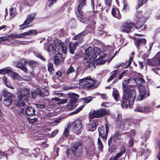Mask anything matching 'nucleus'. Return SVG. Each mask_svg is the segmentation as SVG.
<instances>
[{
  "label": "nucleus",
  "mask_w": 160,
  "mask_h": 160,
  "mask_svg": "<svg viewBox=\"0 0 160 160\" xmlns=\"http://www.w3.org/2000/svg\"><path fill=\"white\" fill-rule=\"evenodd\" d=\"M30 92L28 88H23L22 89V91L20 94L22 95V97H23V99L25 101L27 100L29 96Z\"/></svg>",
  "instance_id": "obj_25"
},
{
  "label": "nucleus",
  "mask_w": 160,
  "mask_h": 160,
  "mask_svg": "<svg viewBox=\"0 0 160 160\" xmlns=\"http://www.w3.org/2000/svg\"><path fill=\"white\" fill-rule=\"evenodd\" d=\"M132 24L129 22H125L121 28V30L125 32L128 33L132 30Z\"/></svg>",
  "instance_id": "obj_15"
},
{
  "label": "nucleus",
  "mask_w": 160,
  "mask_h": 160,
  "mask_svg": "<svg viewBox=\"0 0 160 160\" xmlns=\"http://www.w3.org/2000/svg\"><path fill=\"white\" fill-rule=\"evenodd\" d=\"M138 22L136 24V28L139 29L141 28L143 25L144 22L147 20L148 18H145L143 16H142L141 12L137 13L136 16Z\"/></svg>",
  "instance_id": "obj_12"
},
{
  "label": "nucleus",
  "mask_w": 160,
  "mask_h": 160,
  "mask_svg": "<svg viewBox=\"0 0 160 160\" xmlns=\"http://www.w3.org/2000/svg\"><path fill=\"white\" fill-rule=\"evenodd\" d=\"M30 41L29 42H22L21 41H15L13 42V43H14L15 44H26L27 43H30Z\"/></svg>",
  "instance_id": "obj_53"
},
{
  "label": "nucleus",
  "mask_w": 160,
  "mask_h": 160,
  "mask_svg": "<svg viewBox=\"0 0 160 160\" xmlns=\"http://www.w3.org/2000/svg\"><path fill=\"white\" fill-rule=\"evenodd\" d=\"M125 134H127L130 137H132L134 136L135 134V131L132 129L130 131V132H125ZM128 146L129 147L132 146L134 144V139L132 138H131L128 141Z\"/></svg>",
  "instance_id": "obj_20"
},
{
  "label": "nucleus",
  "mask_w": 160,
  "mask_h": 160,
  "mask_svg": "<svg viewBox=\"0 0 160 160\" xmlns=\"http://www.w3.org/2000/svg\"><path fill=\"white\" fill-rule=\"evenodd\" d=\"M27 61H25L24 59H22L17 64V67L25 72H27L28 69L25 65L27 64Z\"/></svg>",
  "instance_id": "obj_18"
},
{
  "label": "nucleus",
  "mask_w": 160,
  "mask_h": 160,
  "mask_svg": "<svg viewBox=\"0 0 160 160\" xmlns=\"http://www.w3.org/2000/svg\"><path fill=\"white\" fill-rule=\"evenodd\" d=\"M22 94H20L18 96V99L16 103V105L18 107H22L25 105V102H23V97Z\"/></svg>",
  "instance_id": "obj_29"
},
{
  "label": "nucleus",
  "mask_w": 160,
  "mask_h": 160,
  "mask_svg": "<svg viewBox=\"0 0 160 160\" xmlns=\"http://www.w3.org/2000/svg\"><path fill=\"white\" fill-rule=\"evenodd\" d=\"M121 134L119 131H117L113 135V138L115 139H119L120 138Z\"/></svg>",
  "instance_id": "obj_48"
},
{
  "label": "nucleus",
  "mask_w": 160,
  "mask_h": 160,
  "mask_svg": "<svg viewBox=\"0 0 160 160\" xmlns=\"http://www.w3.org/2000/svg\"><path fill=\"white\" fill-rule=\"evenodd\" d=\"M118 72V70H115L112 71L111 73V75L112 77H113V78H114V77L116 76L117 74V73Z\"/></svg>",
  "instance_id": "obj_64"
},
{
  "label": "nucleus",
  "mask_w": 160,
  "mask_h": 160,
  "mask_svg": "<svg viewBox=\"0 0 160 160\" xmlns=\"http://www.w3.org/2000/svg\"><path fill=\"white\" fill-rule=\"evenodd\" d=\"M98 145L99 150L100 152H102L103 148V145L99 137L98 139Z\"/></svg>",
  "instance_id": "obj_42"
},
{
  "label": "nucleus",
  "mask_w": 160,
  "mask_h": 160,
  "mask_svg": "<svg viewBox=\"0 0 160 160\" xmlns=\"http://www.w3.org/2000/svg\"><path fill=\"white\" fill-rule=\"evenodd\" d=\"M40 152V149L39 148H37L33 149V153L34 154H38Z\"/></svg>",
  "instance_id": "obj_61"
},
{
  "label": "nucleus",
  "mask_w": 160,
  "mask_h": 160,
  "mask_svg": "<svg viewBox=\"0 0 160 160\" xmlns=\"http://www.w3.org/2000/svg\"><path fill=\"white\" fill-rule=\"evenodd\" d=\"M112 14L115 18L118 19H121V16L118 8H113L112 9Z\"/></svg>",
  "instance_id": "obj_28"
},
{
  "label": "nucleus",
  "mask_w": 160,
  "mask_h": 160,
  "mask_svg": "<svg viewBox=\"0 0 160 160\" xmlns=\"http://www.w3.org/2000/svg\"><path fill=\"white\" fill-rule=\"evenodd\" d=\"M79 82L80 85L85 89H94L98 87L100 84L98 81L92 79L90 76L80 79Z\"/></svg>",
  "instance_id": "obj_3"
},
{
  "label": "nucleus",
  "mask_w": 160,
  "mask_h": 160,
  "mask_svg": "<svg viewBox=\"0 0 160 160\" xmlns=\"http://www.w3.org/2000/svg\"><path fill=\"white\" fill-rule=\"evenodd\" d=\"M80 43V42L77 41L75 42H71L69 45V48L70 53L72 54H74V50L76 48L77 45Z\"/></svg>",
  "instance_id": "obj_24"
},
{
  "label": "nucleus",
  "mask_w": 160,
  "mask_h": 160,
  "mask_svg": "<svg viewBox=\"0 0 160 160\" xmlns=\"http://www.w3.org/2000/svg\"><path fill=\"white\" fill-rule=\"evenodd\" d=\"M95 121L93 122L92 124H89L87 127L88 131H93L95 130L97 128V123Z\"/></svg>",
  "instance_id": "obj_30"
},
{
  "label": "nucleus",
  "mask_w": 160,
  "mask_h": 160,
  "mask_svg": "<svg viewBox=\"0 0 160 160\" xmlns=\"http://www.w3.org/2000/svg\"><path fill=\"white\" fill-rule=\"evenodd\" d=\"M34 55L37 58H40L42 61H45V59L42 54L37 52H33Z\"/></svg>",
  "instance_id": "obj_43"
},
{
  "label": "nucleus",
  "mask_w": 160,
  "mask_h": 160,
  "mask_svg": "<svg viewBox=\"0 0 160 160\" xmlns=\"http://www.w3.org/2000/svg\"><path fill=\"white\" fill-rule=\"evenodd\" d=\"M146 43V40L144 38H139L136 39L134 41V44L137 49L139 50L140 47L145 45Z\"/></svg>",
  "instance_id": "obj_17"
},
{
  "label": "nucleus",
  "mask_w": 160,
  "mask_h": 160,
  "mask_svg": "<svg viewBox=\"0 0 160 160\" xmlns=\"http://www.w3.org/2000/svg\"><path fill=\"white\" fill-rule=\"evenodd\" d=\"M58 42V48H57V52H59V51H60V47L63 52L65 54L67 53V45L61 42Z\"/></svg>",
  "instance_id": "obj_23"
},
{
  "label": "nucleus",
  "mask_w": 160,
  "mask_h": 160,
  "mask_svg": "<svg viewBox=\"0 0 160 160\" xmlns=\"http://www.w3.org/2000/svg\"><path fill=\"white\" fill-rule=\"evenodd\" d=\"M35 13H32L29 15L22 25L19 26L20 29H23L29 27V24L32 23L35 17Z\"/></svg>",
  "instance_id": "obj_11"
},
{
  "label": "nucleus",
  "mask_w": 160,
  "mask_h": 160,
  "mask_svg": "<svg viewBox=\"0 0 160 160\" xmlns=\"http://www.w3.org/2000/svg\"><path fill=\"white\" fill-rule=\"evenodd\" d=\"M82 121L79 119L75 120L72 124V127L74 132L77 135L79 134L82 128Z\"/></svg>",
  "instance_id": "obj_10"
},
{
  "label": "nucleus",
  "mask_w": 160,
  "mask_h": 160,
  "mask_svg": "<svg viewBox=\"0 0 160 160\" xmlns=\"http://www.w3.org/2000/svg\"><path fill=\"white\" fill-rule=\"evenodd\" d=\"M7 74L14 79H18L19 75L17 73L12 71L11 69L8 68Z\"/></svg>",
  "instance_id": "obj_27"
},
{
  "label": "nucleus",
  "mask_w": 160,
  "mask_h": 160,
  "mask_svg": "<svg viewBox=\"0 0 160 160\" xmlns=\"http://www.w3.org/2000/svg\"><path fill=\"white\" fill-rule=\"evenodd\" d=\"M134 54V52H132L130 57L129 60L128 61L126 62V64H127V63H128V65L127 66L125 67L124 68H127L130 65L131 62L132 61Z\"/></svg>",
  "instance_id": "obj_41"
},
{
  "label": "nucleus",
  "mask_w": 160,
  "mask_h": 160,
  "mask_svg": "<svg viewBox=\"0 0 160 160\" xmlns=\"http://www.w3.org/2000/svg\"><path fill=\"white\" fill-rule=\"evenodd\" d=\"M14 9L13 8H11L9 9V13L11 18L14 17L16 15V13L14 12Z\"/></svg>",
  "instance_id": "obj_50"
},
{
  "label": "nucleus",
  "mask_w": 160,
  "mask_h": 160,
  "mask_svg": "<svg viewBox=\"0 0 160 160\" xmlns=\"http://www.w3.org/2000/svg\"><path fill=\"white\" fill-rule=\"evenodd\" d=\"M69 126H68L66 128L63 134V136L65 137L66 138L68 135L69 132Z\"/></svg>",
  "instance_id": "obj_46"
},
{
  "label": "nucleus",
  "mask_w": 160,
  "mask_h": 160,
  "mask_svg": "<svg viewBox=\"0 0 160 160\" xmlns=\"http://www.w3.org/2000/svg\"><path fill=\"white\" fill-rule=\"evenodd\" d=\"M59 148L58 147H55L54 148V154L55 156V158L58 155V151Z\"/></svg>",
  "instance_id": "obj_57"
},
{
  "label": "nucleus",
  "mask_w": 160,
  "mask_h": 160,
  "mask_svg": "<svg viewBox=\"0 0 160 160\" xmlns=\"http://www.w3.org/2000/svg\"><path fill=\"white\" fill-rule=\"evenodd\" d=\"M148 0H138V6H136V9H138L142 5L145 3Z\"/></svg>",
  "instance_id": "obj_45"
},
{
  "label": "nucleus",
  "mask_w": 160,
  "mask_h": 160,
  "mask_svg": "<svg viewBox=\"0 0 160 160\" xmlns=\"http://www.w3.org/2000/svg\"><path fill=\"white\" fill-rule=\"evenodd\" d=\"M86 0H79V3L77 8V11L80 15H77V17L78 20L81 22L84 23H88L89 21L86 15L84 14L83 12L81 11V8L85 4V1Z\"/></svg>",
  "instance_id": "obj_5"
},
{
  "label": "nucleus",
  "mask_w": 160,
  "mask_h": 160,
  "mask_svg": "<svg viewBox=\"0 0 160 160\" xmlns=\"http://www.w3.org/2000/svg\"><path fill=\"white\" fill-rule=\"evenodd\" d=\"M33 1V0H24V3L26 5H31L32 2Z\"/></svg>",
  "instance_id": "obj_62"
},
{
  "label": "nucleus",
  "mask_w": 160,
  "mask_h": 160,
  "mask_svg": "<svg viewBox=\"0 0 160 160\" xmlns=\"http://www.w3.org/2000/svg\"><path fill=\"white\" fill-rule=\"evenodd\" d=\"M64 60V58L58 52L54 57V62L56 65H58L63 62Z\"/></svg>",
  "instance_id": "obj_19"
},
{
  "label": "nucleus",
  "mask_w": 160,
  "mask_h": 160,
  "mask_svg": "<svg viewBox=\"0 0 160 160\" xmlns=\"http://www.w3.org/2000/svg\"><path fill=\"white\" fill-rule=\"evenodd\" d=\"M93 58L94 59V58H96L100 53V49L98 47H95L93 48Z\"/></svg>",
  "instance_id": "obj_37"
},
{
  "label": "nucleus",
  "mask_w": 160,
  "mask_h": 160,
  "mask_svg": "<svg viewBox=\"0 0 160 160\" xmlns=\"http://www.w3.org/2000/svg\"><path fill=\"white\" fill-rule=\"evenodd\" d=\"M125 152V148L122 147L120 149L119 152L117 153L113 157H112L111 158V160H118V158L121 157Z\"/></svg>",
  "instance_id": "obj_22"
},
{
  "label": "nucleus",
  "mask_w": 160,
  "mask_h": 160,
  "mask_svg": "<svg viewBox=\"0 0 160 160\" xmlns=\"http://www.w3.org/2000/svg\"><path fill=\"white\" fill-rule=\"evenodd\" d=\"M12 102V98H5L3 101V103L5 106H8L11 104Z\"/></svg>",
  "instance_id": "obj_38"
},
{
  "label": "nucleus",
  "mask_w": 160,
  "mask_h": 160,
  "mask_svg": "<svg viewBox=\"0 0 160 160\" xmlns=\"http://www.w3.org/2000/svg\"><path fill=\"white\" fill-rule=\"evenodd\" d=\"M2 95L6 98H12V95L10 93L5 90L2 91Z\"/></svg>",
  "instance_id": "obj_40"
},
{
  "label": "nucleus",
  "mask_w": 160,
  "mask_h": 160,
  "mask_svg": "<svg viewBox=\"0 0 160 160\" xmlns=\"http://www.w3.org/2000/svg\"><path fill=\"white\" fill-rule=\"evenodd\" d=\"M129 119H126L123 120L122 123V125H121V124L119 125L120 128V131H122L125 130H127L129 126H132L133 127V123H131V124H129L128 125V123H127V121H128Z\"/></svg>",
  "instance_id": "obj_21"
},
{
  "label": "nucleus",
  "mask_w": 160,
  "mask_h": 160,
  "mask_svg": "<svg viewBox=\"0 0 160 160\" xmlns=\"http://www.w3.org/2000/svg\"><path fill=\"white\" fill-rule=\"evenodd\" d=\"M158 146L160 150L159 154L157 156V158L159 160H160V140H159L157 141Z\"/></svg>",
  "instance_id": "obj_60"
},
{
  "label": "nucleus",
  "mask_w": 160,
  "mask_h": 160,
  "mask_svg": "<svg viewBox=\"0 0 160 160\" xmlns=\"http://www.w3.org/2000/svg\"><path fill=\"white\" fill-rule=\"evenodd\" d=\"M58 131L56 129L54 131L52 132L49 137L50 138H52L54 137L58 133Z\"/></svg>",
  "instance_id": "obj_58"
},
{
  "label": "nucleus",
  "mask_w": 160,
  "mask_h": 160,
  "mask_svg": "<svg viewBox=\"0 0 160 160\" xmlns=\"http://www.w3.org/2000/svg\"><path fill=\"white\" fill-rule=\"evenodd\" d=\"M135 81L138 84H141L145 82V81L143 79L140 78H136L135 79Z\"/></svg>",
  "instance_id": "obj_44"
},
{
  "label": "nucleus",
  "mask_w": 160,
  "mask_h": 160,
  "mask_svg": "<svg viewBox=\"0 0 160 160\" xmlns=\"http://www.w3.org/2000/svg\"><path fill=\"white\" fill-rule=\"evenodd\" d=\"M160 57L157 54L156 55L151 59H147V64L150 66H155L159 65L160 61H159Z\"/></svg>",
  "instance_id": "obj_14"
},
{
  "label": "nucleus",
  "mask_w": 160,
  "mask_h": 160,
  "mask_svg": "<svg viewBox=\"0 0 160 160\" xmlns=\"http://www.w3.org/2000/svg\"><path fill=\"white\" fill-rule=\"evenodd\" d=\"M127 123H128V125L129 124H131V123H133V127H138L139 125L140 122L138 120H132L129 119L127 121Z\"/></svg>",
  "instance_id": "obj_35"
},
{
  "label": "nucleus",
  "mask_w": 160,
  "mask_h": 160,
  "mask_svg": "<svg viewBox=\"0 0 160 160\" xmlns=\"http://www.w3.org/2000/svg\"><path fill=\"white\" fill-rule=\"evenodd\" d=\"M81 143L80 142H73L71 150L72 152H75L78 148L81 145Z\"/></svg>",
  "instance_id": "obj_32"
},
{
  "label": "nucleus",
  "mask_w": 160,
  "mask_h": 160,
  "mask_svg": "<svg viewBox=\"0 0 160 160\" xmlns=\"http://www.w3.org/2000/svg\"><path fill=\"white\" fill-rule=\"evenodd\" d=\"M38 34L36 30H31L28 32L23 33L24 37L30 35H36Z\"/></svg>",
  "instance_id": "obj_36"
},
{
  "label": "nucleus",
  "mask_w": 160,
  "mask_h": 160,
  "mask_svg": "<svg viewBox=\"0 0 160 160\" xmlns=\"http://www.w3.org/2000/svg\"><path fill=\"white\" fill-rule=\"evenodd\" d=\"M110 113L108 110L102 108L96 111H93L90 117L91 118H99L104 115H108Z\"/></svg>",
  "instance_id": "obj_8"
},
{
  "label": "nucleus",
  "mask_w": 160,
  "mask_h": 160,
  "mask_svg": "<svg viewBox=\"0 0 160 160\" xmlns=\"http://www.w3.org/2000/svg\"><path fill=\"white\" fill-rule=\"evenodd\" d=\"M70 96L72 98L70 99V102L71 103H76L77 101L78 98H79V95L75 93H72Z\"/></svg>",
  "instance_id": "obj_31"
},
{
  "label": "nucleus",
  "mask_w": 160,
  "mask_h": 160,
  "mask_svg": "<svg viewBox=\"0 0 160 160\" xmlns=\"http://www.w3.org/2000/svg\"><path fill=\"white\" fill-rule=\"evenodd\" d=\"M8 68L0 69V74H4L7 73Z\"/></svg>",
  "instance_id": "obj_59"
},
{
  "label": "nucleus",
  "mask_w": 160,
  "mask_h": 160,
  "mask_svg": "<svg viewBox=\"0 0 160 160\" xmlns=\"http://www.w3.org/2000/svg\"><path fill=\"white\" fill-rule=\"evenodd\" d=\"M112 95L115 100L118 102L119 99V92L118 90L116 89L113 90Z\"/></svg>",
  "instance_id": "obj_39"
},
{
  "label": "nucleus",
  "mask_w": 160,
  "mask_h": 160,
  "mask_svg": "<svg viewBox=\"0 0 160 160\" xmlns=\"http://www.w3.org/2000/svg\"><path fill=\"white\" fill-rule=\"evenodd\" d=\"M58 42H54L53 43H50L48 46L47 51L50 54H53L56 53L58 48Z\"/></svg>",
  "instance_id": "obj_16"
},
{
  "label": "nucleus",
  "mask_w": 160,
  "mask_h": 160,
  "mask_svg": "<svg viewBox=\"0 0 160 160\" xmlns=\"http://www.w3.org/2000/svg\"><path fill=\"white\" fill-rule=\"evenodd\" d=\"M28 119L30 123H33L37 121V119L36 118H28Z\"/></svg>",
  "instance_id": "obj_63"
},
{
  "label": "nucleus",
  "mask_w": 160,
  "mask_h": 160,
  "mask_svg": "<svg viewBox=\"0 0 160 160\" xmlns=\"http://www.w3.org/2000/svg\"><path fill=\"white\" fill-rule=\"evenodd\" d=\"M8 37L12 39L13 38H23L24 37L23 33L20 34H11L8 36Z\"/></svg>",
  "instance_id": "obj_33"
},
{
  "label": "nucleus",
  "mask_w": 160,
  "mask_h": 160,
  "mask_svg": "<svg viewBox=\"0 0 160 160\" xmlns=\"http://www.w3.org/2000/svg\"><path fill=\"white\" fill-rule=\"evenodd\" d=\"M130 78L125 80L122 82L123 95L122 96L121 106L122 108H126L129 107L132 108L134 101L136 97L135 87L132 85H128Z\"/></svg>",
  "instance_id": "obj_1"
},
{
  "label": "nucleus",
  "mask_w": 160,
  "mask_h": 160,
  "mask_svg": "<svg viewBox=\"0 0 160 160\" xmlns=\"http://www.w3.org/2000/svg\"><path fill=\"white\" fill-rule=\"evenodd\" d=\"M139 91L140 95L137 98L138 101H141L149 95L148 88L147 89L144 86L140 85L139 87Z\"/></svg>",
  "instance_id": "obj_9"
},
{
  "label": "nucleus",
  "mask_w": 160,
  "mask_h": 160,
  "mask_svg": "<svg viewBox=\"0 0 160 160\" xmlns=\"http://www.w3.org/2000/svg\"><path fill=\"white\" fill-rule=\"evenodd\" d=\"M48 70L49 72H51L53 70V65L52 63H49L48 64Z\"/></svg>",
  "instance_id": "obj_55"
},
{
  "label": "nucleus",
  "mask_w": 160,
  "mask_h": 160,
  "mask_svg": "<svg viewBox=\"0 0 160 160\" xmlns=\"http://www.w3.org/2000/svg\"><path fill=\"white\" fill-rule=\"evenodd\" d=\"M105 4L106 6L108 7V8H109L111 5L112 2V0H104Z\"/></svg>",
  "instance_id": "obj_54"
},
{
  "label": "nucleus",
  "mask_w": 160,
  "mask_h": 160,
  "mask_svg": "<svg viewBox=\"0 0 160 160\" xmlns=\"http://www.w3.org/2000/svg\"><path fill=\"white\" fill-rule=\"evenodd\" d=\"M57 0H48L47 5L49 7L52 6L53 4L56 2Z\"/></svg>",
  "instance_id": "obj_47"
},
{
  "label": "nucleus",
  "mask_w": 160,
  "mask_h": 160,
  "mask_svg": "<svg viewBox=\"0 0 160 160\" xmlns=\"http://www.w3.org/2000/svg\"><path fill=\"white\" fill-rule=\"evenodd\" d=\"M84 106L83 105H81L80 107H79L78 108H77L73 112H72L70 114H76L78 112H79L80 111H81L83 108Z\"/></svg>",
  "instance_id": "obj_49"
},
{
  "label": "nucleus",
  "mask_w": 160,
  "mask_h": 160,
  "mask_svg": "<svg viewBox=\"0 0 160 160\" xmlns=\"http://www.w3.org/2000/svg\"><path fill=\"white\" fill-rule=\"evenodd\" d=\"M155 102H152V105L149 107L142 106L139 105L137 106L136 108L134 110L135 112H149L153 111L155 108Z\"/></svg>",
  "instance_id": "obj_7"
},
{
  "label": "nucleus",
  "mask_w": 160,
  "mask_h": 160,
  "mask_svg": "<svg viewBox=\"0 0 160 160\" xmlns=\"http://www.w3.org/2000/svg\"><path fill=\"white\" fill-rule=\"evenodd\" d=\"M74 71L75 70L73 67L71 66L67 70L66 73L68 75L74 72Z\"/></svg>",
  "instance_id": "obj_51"
},
{
  "label": "nucleus",
  "mask_w": 160,
  "mask_h": 160,
  "mask_svg": "<svg viewBox=\"0 0 160 160\" xmlns=\"http://www.w3.org/2000/svg\"><path fill=\"white\" fill-rule=\"evenodd\" d=\"M150 133L149 131H148L144 134L141 138L143 140L142 142L140 148L141 155L143 157L144 159H147L150 154L151 151L149 149H144L146 148V141L147 139L149 137V134Z\"/></svg>",
  "instance_id": "obj_4"
},
{
  "label": "nucleus",
  "mask_w": 160,
  "mask_h": 160,
  "mask_svg": "<svg viewBox=\"0 0 160 160\" xmlns=\"http://www.w3.org/2000/svg\"><path fill=\"white\" fill-rule=\"evenodd\" d=\"M127 71L125 70L122 72L119 75L118 78L120 80L123 77L126 76L127 75Z\"/></svg>",
  "instance_id": "obj_56"
},
{
  "label": "nucleus",
  "mask_w": 160,
  "mask_h": 160,
  "mask_svg": "<svg viewBox=\"0 0 160 160\" xmlns=\"http://www.w3.org/2000/svg\"><path fill=\"white\" fill-rule=\"evenodd\" d=\"M106 132L105 133L104 128L103 126L99 127L98 131L99 133V136L101 137L103 140H106L107 139V135L109 131V127L106 124H105Z\"/></svg>",
  "instance_id": "obj_13"
},
{
  "label": "nucleus",
  "mask_w": 160,
  "mask_h": 160,
  "mask_svg": "<svg viewBox=\"0 0 160 160\" xmlns=\"http://www.w3.org/2000/svg\"><path fill=\"white\" fill-rule=\"evenodd\" d=\"M96 22L93 19H91V22L90 23L89 26L86 28V30H85L80 33L78 34L77 35L74 36L72 38L73 40H77L78 39L77 41L80 42V43L82 42V39L84 36L87 34L88 32L87 31L88 28H90L93 29L95 28V24Z\"/></svg>",
  "instance_id": "obj_6"
},
{
  "label": "nucleus",
  "mask_w": 160,
  "mask_h": 160,
  "mask_svg": "<svg viewBox=\"0 0 160 160\" xmlns=\"http://www.w3.org/2000/svg\"><path fill=\"white\" fill-rule=\"evenodd\" d=\"M125 119H123L122 120V115L120 114H118L117 117L116 118V122L117 124L118 128V130L120 131V128L119 126V125L121 124V125H122V121L124 120Z\"/></svg>",
  "instance_id": "obj_34"
},
{
  "label": "nucleus",
  "mask_w": 160,
  "mask_h": 160,
  "mask_svg": "<svg viewBox=\"0 0 160 160\" xmlns=\"http://www.w3.org/2000/svg\"><path fill=\"white\" fill-rule=\"evenodd\" d=\"M35 112L34 108L32 107H29L26 109V113L28 116L35 115Z\"/></svg>",
  "instance_id": "obj_26"
},
{
  "label": "nucleus",
  "mask_w": 160,
  "mask_h": 160,
  "mask_svg": "<svg viewBox=\"0 0 160 160\" xmlns=\"http://www.w3.org/2000/svg\"><path fill=\"white\" fill-rule=\"evenodd\" d=\"M29 65L32 68H34L37 65V62L34 61H29L28 62Z\"/></svg>",
  "instance_id": "obj_52"
},
{
  "label": "nucleus",
  "mask_w": 160,
  "mask_h": 160,
  "mask_svg": "<svg viewBox=\"0 0 160 160\" xmlns=\"http://www.w3.org/2000/svg\"><path fill=\"white\" fill-rule=\"evenodd\" d=\"M86 54L85 58H87L90 57L89 60L85 63V67L86 68H93L98 64H104L105 61L103 58L102 57H99L96 61L93 58V53L92 51V48L89 46L85 50Z\"/></svg>",
  "instance_id": "obj_2"
}]
</instances>
